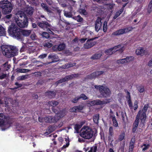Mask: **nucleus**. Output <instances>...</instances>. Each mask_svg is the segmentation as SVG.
Here are the masks:
<instances>
[{"instance_id": "1", "label": "nucleus", "mask_w": 152, "mask_h": 152, "mask_svg": "<svg viewBox=\"0 0 152 152\" xmlns=\"http://www.w3.org/2000/svg\"><path fill=\"white\" fill-rule=\"evenodd\" d=\"M13 20L18 26L20 28L26 27L28 25V21L25 13L19 11L16 14Z\"/></svg>"}, {"instance_id": "2", "label": "nucleus", "mask_w": 152, "mask_h": 152, "mask_svg": "<svg viewBox=\"0 0 152 152\" xmlns=\"http://www.w3.org/2000/svg\"><path fill=\"white\" fill-rule=\"evenodd\" d=\"M3 54L8 58L16 55L17 51L14 47L7 45H3L1 47Z\"/></svg>"}, {"instance_id": "3", "label": "nucleus", "mask_w": 152, "mask_h": 152, "mask_svg": "<svg viewBox=\"0 0 152 152\" xmlns=\"http://www.w3.org/2000/svg\"><path fill=\"white\" fill-rule=\"evenodd\" d=\"M93 132L91 129L88 126H84L81 129L80 133V136L83 138L86 139H90L93 137Z\"/></svg>"}, {"instance_id": "4", "label": "nucleus", "mask_w": 152, "mask_h": 152, "mask_svg": "<svg viewBox=\"0 0 152 152\" xmlns=\"http://www.w3.org/2000/svg\"><path fill=\"white\" fill-rule=\"evenodd\" d=\"M20 30L14 24H12L9 28L8 32L12 36L18 37L20 36Z\"/></svg>"}, {"instance_id": "5", "label": "nucleus", "mask_w": 152, "mask_h": 152, "mask_svg": "<svg viewBox=\"0 0 152 152\" xmlns=\"http://www.w3.org/2000/svg\"><path fill=\"white\" fill-rule=\"evenodd\" d=\"M0 6L3 9V12L5 14L9 13L11 12L12 10V6L11 3L7 1H3L1 2Z\"/></svg>"}, {"instance_id": "6", "label": "nucleus", "mask_w": 152, "mask_h": 152, "mask_svg": "<svg viewBox=\"0 0 152 152\" xmlns=\"http://www.w3.org/2000/svg\"><path fill=\"white\" fill-rule=\"evenodd\" d=\"M94 87L95 88L99 89L101 94L104 97H108L111 94L110 90L107 87L101 86H95Z\"/></svg>"}, {"instance_id": "7", "label": "nucleus", "mask_w": 152, "mask_h": 152, "mask_svg": "<svg viewBox=\"0 0 152 152\" xmlns=\"http://www.w3.org/2000/svg\"><path fill=\"white\" fill-rule=\"evenodd\" d=\"M5 117L3 114H0V126L2 127V130H4L8 128L10 125L9 123L5 122Z\"/></svg>"}, {"instance_id": "8", "label": "nucleus", "mask_w": 152, "mask_h": 152, "mask_svg": "<svg viewBox=\"0 0 152 152\" xmlns=\"http://www.w3.org/2000/svg\"><path fill=\"white\" fill-rule=\"evenodd\" d=\"M109 136L108 137V141L110 145L113 146L114 145H115L117 143V140H115L113 142L114 140L113 136L114 135V132L113 128L112 127H110L109 129Z\"/></svg>"}, {"instance_id": "9", "label": "nucleus", "mask_w": 152, "mask_h": 152, "mask_svg": "<svg viewBox=\"0 0 152 152\" xmlns=\"http://www.w3.org/2000/svg\"><path fill=\"white\" fill-rule=\"evenodd\" d=\"M110 102V100H105L104 101H101L99 100H96L89 102L88 104L91 106H94L95 105H103L105 104Z\"/></svg>"}, {"instance_id": "10", "label": "nucleus", "mask_w": 152, "mask_h": 152, "mask_svg": "<svg viewBox=\"0 0 152 152\" xmlns=\"http://www.w3.org/2000/svg\"><path fill=\"white\" fill-rule=\"evenodd\" d=\"M121 48L122 50H123L124 47H121V45H119L107 50L105 51V53L107 55H111L116 51L118 50Z\"/></svg>"}, {"instance_id": "11", "label": "nucleus", "mask_w": 152, "mask_h": 152, "mask_svg": "<svg viewBox=\"0 0 152 152\" xmlns=\"http://www.w3.org/2000/svg\"><path fill=\"white\" fill-rule=\"evenodd\" d=\"M146 113L144 112H141V110H140L137 115L136 118H137L138 119V120H139V119H140L142 123L145 122L146 119Z\"/></svg>"}, {"instance_id": "12", "label": "nucleus", "mask_w": 152, "mask_h": 152, "mask_svg": "<svg viewBox=\"0 0 152 152\" xmlns=\"http://www.w3.org/2000/svg\"><path fill=\"white\" fill-rule=\"evenodd\" d=\"M146 53V51L144 48L141 47L137 48L135 51L136 55L140 56H143L145 55Z\"/></svg>"}, {"instance_id": "13", "label": "nucleus", "mask_w": 152, "mask_h": 152, "mask_svg": "<svg viewBox=\"0 0 152 152\" xmlns=\"http://www.w3.org/2000/svg\"><path fill=\"white\" fill-rule=\"evenodd\" d=\"M94 39H91L88 40L86 43L84 45V48H89L94 45L96 44V42L93 41Z\"/></svg>"}, {"instance_id": "14", "label": "nucleus", "mask_w": 152, "mask_h": 152, "mask_svg": "<svg viewBox=\"0 0 152 152\" xmlns=\"http://www.w3.org/2000/svg\"><path fill=\"white\" fill-rule=\"evenodd\" d=\"M44 121L47 123H54L58 120V118H56V117L52 116H48L44 118Z\"/></svg>"}, {"instance_id": "15", "label": "nucleus", "mask_w": 152, "mask_h": 152, "mask_svg": "<svg viewBox=\"0 0 152 152\" xmlns=\"http://www.w3.org/2000/svg\"><path fill=\"white\" fill-rule=\"evenodd\" d=\"M102 26L101 19L100 18H98L95 23V29L96 31H98Z\"/></svg>"}, {"instance_id": "16", "label": "nucleus", "mask_w": 152, "mask_h": 152, "mask_svg": "<svg viewBox=\"0 0 152 152\" xmlns=\"http://www.w3.org/2000/svg\"><path fill=\"white\" fill-rule=\"evenodd\" d=\"M131 57H127L126 58L118 60H117L116 62L119 64H123L129 62L131 61Z\"/></svg>"}, {"instance_id": "17", "label": "nucleus", "mask_w": 152, "mask_h": 152, "mask_svg": "<svg viewBox=\"0 0 152 152\" xmlns=\"http://www.w3.org/2000/svg\"><path fill=\"white\" fill-rule=\"evenodd\" d=\"M66 113L65 110L60 111L56 114L55 116L56 118H58V120L60 118L63 117Z\"/></svg>"}, {"instance_id": "18", "label": "nucleus", "mask_w": 152, "mask_h": 152, "mask_svg": "<svg viewBox=\"0 0 152 152\" xmlns=\"http://www.w3.org/2000/svg\"><path fill=\"white\" fill-rule=\"evenodd\" d=\"M74 76L73 75L68 76L63 78L59 80L57 82V84L61 83L62 82H64L66 80H69L70 79H72Z\"/></svg>"}, {"instance_id": "19", "label": "nucleus", "mask_w": 152, "mask_h": 152, "mask_svg": "<svg viewBox=\"0 0 152 152\" xmlns=\"http://www.w3.org/2000/svg\"><path fill=\"white\" fill-rule=\"evenodd\" d=\"M38 24L39 27L44 30H45V29H47V28H48V29H49L48 27L50 26V25L47 23H44L43 22V23H39ZM47 30H48V29H47Z\"/></svg>"}, {"instance_id": "20", "label": "nucleus", "mask_w": 152, "mask_h": 152, "mask_svg": "<svg viewBox=\"0 0 152 152\" xmlns=\"http://www.w3.org/2000/svg\"><path fill=\"white\" fill-rule=\"evenodd\" d=\"M83 108V107L82 106H78L73 107L71 109V111L73 112H77L82 110Z\"/></svg>"}, {"instance_id": "21", "label": "nucleus", "mask_w": 152, "mask_h": 152, "mask_svg": "<svg viewBox=\"0 0 152 152\" xmlns=\"http://www.w3.org/2000/svg\"><path fill=\"white\" fill-rule=\"evenodd\" d=\"M24 11L28 15H31L33 12V9L32 7H29L26 8H24Z\"/></svg>"}, {"instance_id": "22", "label": "nucleus", "mask_w": 152, "mask_h": 152, "mask_svg": "<svg viewBox=\"0 0 152 152\" xmlns=\"http://www.w3.org/2000/svg\"><path fill=\"white\" fill-rule=\"evenodd\" d=\"M6 34V28L0 25V36H5Z\"/></svg>"}, {"instance_id": "23", "label": "nucleus", "mask_w": 152, "mask_h": 152, "mask_svg": "<svg viewBox=\"0 0 152 152\" xmlns=\"http://www.w3.org/2000/svg\"><path fill=\"white\" fill-rule=\"evenodd\" d=\"M127 102L128 104L129 107H130L131 109L132 108V104L131 102L130 99V93L127 91Z\"/></svg>"}, {"instance_id": "24", "label": "nucleus", "mask_w": 152, "mask_h": 152, "mask_svg": "<svg viewBox=\"0 0 152 152\" xmlns=\"http://www.w3.org/2000/svg\"><path fill=\"white\" fill-rule=\"evenodd\" d=\"M31 31L30 30H22L20 31L23 36H28L31 34Z\"/></svg>"}, {"instance_id": "25", "label": "nucleus", "mask_w": 152, "mask_h": 152, "mask_svg": "<svg viewBox=\"0 0 152 152\" xmlns=\"http://www.w3.org/2000/svg\"><path fill=\"white\" fill-rule=\"evenodd\" d=\"M41 5L42 7L44 8L48 13H50L52 12V11L50 9L48 8L45 4L42 3L41 4Z\"/></svg>"}, {"instance_id": "26", "label": "nucleus", "mask_w": 152, "mask_h": 152, "mask_svg": "<svg viewBox=\"0 0 152 152\" xmlns=\"http://www.w3.org/2000/svg\"><path fill=\"white\" fill-rule=\"evenodd\" d=\"M124 34L123 29H120L113 33L112 34L114 35H118Z\"/></svg>"}, {"instance_id": "27", "label": "nucleus", "mask_w": 152, "mask_h": 152, "mask_svg": "<svg viewBox=\"0 0 152 152\" xmlns=\"http://www.w3.org/2000/svg\"><path fill=\"white\" fill-rule=\"evenodd\" d=\"M124 10V8H122L119 11H118L117 12L115 13L113 17V19H115L118 17L120 14L123 12Z\"/></svg>"}, {"instance_id": "28", "label": "nucleus", "mask_w": 152, "mask_h": 152, "mask_svg": "<svg viewBox=\"0 0 152 152\" xmlns=\"http://www.w3.org/2000/svg\"><path fill=\"white\" fill-rule=\"evenodd\" d=\"M49 104L53 107H56L58 104V102L56 101H51L48 102Z\"/></svg>"}, {"instance_id": "29", "label": "nucleus", "mask_w": 152, "mask_h": 152, "mask_svg": "<svg viewBox=\"0 0 152 152\" xmlns=\"http://www.w3.org/2000/svg\"><path fill=\"white\" fill-rule=\"evenodd\" d=\"M134 139L132 138L131 140L130 145L129 146V150L131 151H132V149L134 148Z\"/></svg>"}, {"instance_id": "30", "label": "nucleus", "mask_w": 152, "mask_h": 152, "mask_svg": "<svg viewBox=\"0 0 152 152\" xmlns=\"http://www.w3.org/2000/svg\"><path fill=\"white\" fill-rule=\"evenodd\" d=\"M133 29V28L131 27H129L123 29L124 34L128 33L132 31Z\"/></svg>"}, {"instance_id": "31", "label": "nucleus", "mask_w": 152, "mask_h": 152, "mask_svg": "<svg viewBox=\"0 0 152 152\" xmlns=\"http://www.w3.org/2000/svg\"><path fill=\"white\" fill-rule=\"evenodd\" d=\"M142 148V151H144L147 150L150 147V145L148 144H143L141 147Z\"/></svg>"}, {"instance_id": "32", "label": "nucleus", "mask_w": 152, "mask_h": 152, "mask_svg": "<svg viewBox=\"0 0 152 152\" xmlns=\"http://www.w3.org/2000/svg\"><path fill=\"white\" fill-rule=\"evenodd\" d=\"M29 71V70L24 69L18 68L17 69V72L20 73H25L28 72Z\"/></svg>"}, {"instance_id": "33", "label": "nucleus", "mask_w": 152, "mask_h": 152, "mask_svg": "<svg viewBox=\"0 0 152 152\" xmlns=\"http://www.w3.org/2000/svg\"><path fill=\"white\" fill-rule=\"evenodd\" d=\"M9 100V99L7 98L4 99V100L0 99V104H5L6 106L8 104V101Z\"/></svg>"}, {"instance_id": "34", "label": "nucleus", "mask_w": 152, "mask_h": 152, "mask_svg": "<svg viewBox=\"0 0 152 152\" xmlns=\"http://www.w3.org/2000/svg\"><path fill=\"white\" fill-rule=\"evenodd\" d=\"M65 141L66 142V145H64L62 147V148H65L67 147H68L69 144V138L68 137H67L66 138H65Z\"/></svg>"}, {"instance_id": "35", "label": "nucleus", "mask_w": 152, "mask_h": 152, "mask_svg": "<svg viewBox=\"0 0 152 152\" xmlns=\"http://www.w3.org/2000/svg\"><path fill=\"white\" fill-rule=\"evenodd\" d=\"M125 133L124 132H123L119 136L118 140L120 141L122 140L124 138Z\"/></svg>"}, {"instance_id": "36", "label": "nucleus", "mask_w": 152, "mask_h": 152, "mask_svg": "<svg viewBox=\"0 0 152 152\" xmlns=\"http://www.w3.org/2000/svg\"><path fill=\"white\" fill-rule=\"evenodd\" d=\"M112 121L113 126L115 127H118V124L115 116L113 117Z\"/></svg>"}, {"instance_id": "37", "label": "nucleus", "mask_w": 152, "mask_h": 152, "mask_svg": "<svg viewBox=\"0 0 152 152\" xmlns=\"http://www.w3.org/2000/svg\"><path fill=\"white\" fill-rule=\"evenodd\" d=\"M65 48V45L64 44H61L58 46V50L61 51L64 49Z\"/></svg>"}, {"instance_id": "38", "label": "nucleus", "mask_w": 152, "mask_h": 152, "mask_svg": "<svg viewBox=\"0 0 152 152\" xmlns=\"http://www.w3.org/2000/svg\"><path fill=\"white\" fill-rule=\"evenodd\" d=\"M107 22L105 21L104 23L103 28V30L104 32H105L107 31Z\"/></svg>"}, {"instance_id": "39", "label": "nucleus", "mask_w": 152, "mask_h": 152, "mask_svg": "<svg viewBox=\"0 0 152 152\" xmlns=\"http://www.w3.org/2000/svg\"><path fill=\"white\" fill-rule=\"evenodd\" d=\"M46 95H48L50 97V96L52 97H53L55 95V92H48L46 93Z\"/></svg>"}, {"instance_id": "40", "label": "nucleus", "mask_w": 152, "mask_h": 152, "mask_svg": "<svg viewBox=\"0 0 152 152\" xmlns=\"http://www.w3.org/2000/svg\"><path fill=\"white\" fill-rule=\"evenodd\" d=\"M99 116L98 115H96L94 117L93 120L95 123L97 124L98 123Z\"/></svg>"}, {"instance_id": "41", "label": "nucleus", "mask_w": 152, "mask_h": 152, "mask_svg": "<svg viewBox=\"0 0 152 152\" xmlns=\"http://www.w3.org/2000/svg\"><path fill=\"white\" fill-rule=\"evenodd\" d=\"M28 75H22L18 77V79L20 80H23L27 79L28 78Z\"/></svg>"}, {"instance_id": "42", "label": "nucleus", "mask_w": 152, "mask_h": 152, "mask_svg": "<svg viewBox=\"0 0 152 152\" xmlns=\"http://www.w3.org/2000/svg\"><path fill=\"white\" fill-rule=\"evenodd\" d=\"M97 147L95 146H93L90 148L88 152H96Z\"/></svg>"}, {"instance_id": "43", "label": "nucleus", "mask_w": 152, "mask_h": 152, "mask_svg": "<svg viewBox=\"0 0 152 152\" xmlns=\"http://www.w3.org/2000/svg\"><path fill=\"white\" fill-rule=\"evenodd\" d=\"M102 55L100 53L96 54L92 57V58L94 59H97L99 58Z\"/></svg>"}, {"instance_id": "44", "label": "nucleus", "mask_w": 152, "mask_h": 152, "mask_svg": "<svg viewBox=\"0 0 152 152\" xmlns=\"http://www.w3.org/2000/svg\"><path fill=\"white\" fill-rule=\"evenodd\" d=\"M74 19L77 20L78 22H81L83 20V18L79 15L77 17L73 18Z\"/></svg>"}, {"instance_id": "45", "label": "nucleus", "mask_w": 152, "mask_h": 152, "mask_svg": "<svg viewBox=\"0 0 152 152\" xmlns=\"http://www.w3.org/2000/svg\"><path fill=\"white\" fill-rule=\"evenodd\" d=\"M64 15L66 17L68 18L72 17V13L71 12H65Z\"/></svg>"}, {"instance_id": "46", "label": "nucleus", "mask_w": 152, "mask_h": 152, "mask_svg": "<svg viewBox=\"0 0 152 152\" xmlns=\"http://www.w3.org/2000/svg\"><path fill=\"white\" fill-rule=\"evenodd\" d=\"M139 122V121L138 120V119L137 118L136 119L134 123L133 124V127H137Z\"/></svg>"}, {"instance_id": "47", "label": "nucleus", "mask_w": 152, "mask_h": 152, "mask_svg": "<svg viewBox=\"0 0 152 152\" xmlns=\"http://www.w3.org/2000/svg\"><path fill=\"white\" fill-rule=\"evenodd\" d=\"M3 66L4 68V69L6 70H7L10 67V65H8L7 63L4 64L3 65Z\"/></svg>"}, {"instance_id": "48", "label": "nucleus", "mask_w": 152, "mask_h": 152, "mask_svg": "<svg viewBox=\"0 0 152 152\" xmlns=\"http://www.w3.org/2000/svg\"><path fill=\"white\" fill-rule=\"evenodd\" d=\"M42 35L43 37H44L48 38L49 37V34L46 32H45L42 33Z\"/></svg>"}, {"instance_id": "49", "label": "nucleus", "mask_w": 152, "mask_h": 152, "mask_svg": "<svg viewBox=\"0 0 152 152\" xmlns=\"http://www.w3.org/2000/svg\"><path fill=\"white\" fill-rule=\"evenodd\" d=\"M48 58H55L57 59V60L56 61H58L59 60V59L58 58L57 56L56 55H54L52 54L48 56Z\"/></svg>"}, {"instance_id": "50", "label": "nucleus", "mask_w": 152, "mask_h": 152, "mask_svg": "<svg viewBox=\"0 0 152 152\" xmlns=\"http://www.w3.org/2000/svg\"><path fill=\"white\" fill-rule=\"evenodd\" d=\"M79 12L80 14H83V15H86L87 14V12L84 10L80 9L79 10Z\"/></svg>"}, {"instance_id": "51", "label": "nucleus", "mask_w": 152, "mask_h": 152, "mask_svg": "<svg viewBox=\"0 0 152 152\" xmlns=\"http://www.w3.org/2000/svg\"><path fill=\"white\" fill-rule=\"evenodd\" d=\"M52 44L49 42H48L45 43L44 45V46L45 47H46L48 48H49L52 47Z\"/></svg>"}, {"instance_id": "52", "label": "nucleus", "mask_w": 152, "mask_h": 152, "mask_svg": "<svg viewBox=\"0 0 152 152\" xmlns=\"http://www.w3.org/2000/svg\"><path fill=\"white\" fill-rule=\"evenodd\" d=\"M148 108V106L147 105H145L144 106L143 109L142 110H141V112H144L145 113H146L147 109Z\"/></svg>"}, {"instance_id": "53", "label": "nucleus", "mask_w": 152, "mask_h": 152, "mask_svg": "<svg viewBox=\"0 0 152 152\" xmlns=\"http://www.w3.org/2000/svg\"><path fill=\"white\" fill-rule=\"evenodd\" d=\"M79 97V99H82L83 100H85L87 99V96L84 94H81Z\"/></svg>"}, {"instance_id": "54", "label": "nucleus", "mask_w": 152, "mask_h": 152, "mask_svg": "<svg viewBox=\"0 0 152 152\" xmlns=\"http://www.w3.org/2000/svg\"><path fill=\"white\" fill-rule=\"evenodd\" d=\"M152 11V4L149 3L148 5V11L149 13L151 12Z\"/></svg>"}, {"instance_id": "55", "label": "nucleus", "mask_w": 152, "mask_h": 152, "mask_svg": "<svg viewBox=\"0 0 152 152\" xmlns=\"http://www.w3.org/2000/svg\"><path fill=\"white\" fill-rule=\"evenodd\" d=\"M19 5L21 6H24L25 3L24 1L23 0H20V2H18Z\"/></svg>"}, {"instance_id": "56", "label": "nucleus", "mask_w": 152, "mask_h": 152, "mask_svg": "<svg viewBox=\"0 0 152 152\" xmlns=\"http://www.w3.org/2000/svg\"><path fill=\"white\" fill-rule=\"evenodd\" d=\"M137 103L138 102L137 101H135L134 102V110H136L137 108Z\"/></svg>"}, {"instance_id": "57", "label": "nucleus", "mask_w": 152, "mask_h": 152, "mask_svg": "<svg viewBox=\"0 0 152 152\" xmlns=\"http://www.w3.org/2000/svg\"><path fill=\"white\" fill-rule=\"evenodd\" d=\"M47 56V54H42L39 56V58L41 59H43L44 58H45Z\"/></svg>"}, {"instance_id": "58", "label": "nucleus", "mask_w": 152, "mask_h": 152, "mask_svg": "<svg viewBox=\"0 0 152 152\" xmlns=\"http://www.w3.org/2000/svg\"><path fill=\"white\" fill-rule=\"evenodd\" d=\"M31 38L33 40H35L37 38V37L34 34H31Z\"/></svg>"}, {"instance_id": "59", "label": "nucleus", "mask_w": 152, "mask_h": 152, "mask_svg": "<svg viewBox=\"0 0 152 152\" xmlns=\"http://www.w3.org/2000/svg\"><path fill=\"white\" fill-rule=\"evenodd\" d=\"M79 99V97H75L72 100V102L74 103H76L77 102Z\"/></svg>"}, {"instance_id": "60", "label": "nucleus", "mask_w": 152, "mask_h": 152, "mask_svg": "<svg viewBox=\"0 0 152 152\" xmlns=\"http://www.w3.org/2000/svg\"><path fill=\"white\" fill-rule=\"evenodd\" d=\"M7 76V74H3L1 75H0V79H2L5 78Z\"/></svg>"}, {"instance_id": "61", "label": "nucleus", "mask_w": 152, "mask_h": 152, "mask_svg": "<svg viewBox=\"0 0 152 152\" xmlns=\"http://www.w3.org/2000/svg\"><path fill=\"white\" fill-rule=\"evenodd\" d=\"M53 131V130L52 129V127H50L49 128V129L48 130V131L47 132V133L48 134L52 132Z\"/></svg>"}, {"instance_id": "62", "label": "nucleus", "mask_w": 152, "mask_h": 152, "mask_svg": "<svg viewBox=\"0 0 152 152\" xmlns=\"http://www.w3.org/2000/svg\"><path fill=\"white\" fill-rule=\"evenodd\" d=\"M53 49L54 51L58 50V46L55 45L53 47Z\"/></svg>"}, {"instance_id": "63", "label": "nucleus", "mask_w": 152, "mask_h": 152, "mask_svg": "<svg viewBox=\"0 0 152 152\" xmlns=\"http://www.w3.org/2000/svg\"><path fill=\"white\" fill-rule=\"evenodd\" d=\"M148 65L149 66H152V59L149 61L148 63Z\"/></svg>"}, {"instance_id": "64", "label": "nucleus", "mask_w": 152, "mask_h": 152, "mask_svg": "<svg viewBox=\"0 0 152 152\" xmlns=\"http://www.w3.org/2000/svg\"><path fill=\"white\" fill-rule=\"evenodd\" d=\"M144 88L142 87L139 89V91L140 92H142L144 91Z\"/></svg>"}]
</instances>
